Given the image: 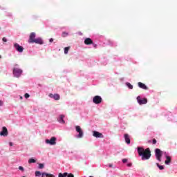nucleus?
I'll return each mask as SVG.
<instances>
[{
	"mask_svg": "<svg viewBox=\"0 0 177 177\" xmlns=\"http://www.w3.org/2000/svg\"><path fill=\"white\" fill-rule=\"evenodd\" d=\"M137 150L138 156L141 157L142 160H149L150 157H151V151H150V148L145 149L143 147H138Z\"/></svg>",
	"mask_w": 177,
	"mask_h": 177,
	"instance_id": "f257e3e1",
	"label": "nucleus"
},
{
	"mask_svg": "<svg viewBox=\"0 0 177 177\" xmlns=\"http://www.w3.org/2000/svg\"><path fill=\"white\" fill-rule=\"evenodd\" d=\"M12 72L14 77H16V78H19L21 76V74H23V70L18 68H14Z\"/></svg>",
	"mask_w": 177,
	"mask_h": 177,
	"instance_id": "f03ea898",
	"label": "nucleus"
},
{
	"mask_svg": "<svg viewBox=\"0 0 177 177\" xmlns=\"http://www.w3.org/2000/svg\"><path fill=\"white\" fill-rule=\"evenodd\" d=\"M155 156L156 158V160L161 162V157H162V151L161 149L157 148L155 149Z\"/></svg>",
	"mask_w": 177,
	"mask_h": 177,
	"instance_id": "7ed1b4c3",
	"label": "nucleus"
},
{
	"mask_svg": "<svg viewBox=\"0 0 177 177\" xmlns=\"http://www.w3.org/2000/svg\"><path fill=\"white\" fill-rule=\"evenodd\" d=\"M102 97L99 95H95L93 98V103H95V104H100V103H102Z\"/></svg>",
	"mask_w": 177,
	"mask_h": 177,
	"instance_id": "20e7f679",
	"label": "nucleus"
},
{
	"mask_svg": "<svg viewBox=\"0 0 177 177\" xmlns=\"http://www.w3.org/2000/svg\"><path fill=\"white\" fill-rule=\"evenodd\" d=\"M56 137H52L50 140H46V143L47 145H50L51 146H54L56 145Z\"/></svg>",
	"mask_w": 177,
	"mask_h": 177,
	"instance_id": "39448f33",
	"label": "nucleus"
},
{
	"mask_svg": "<svg viewBox=\"0 0 177 177\" xmlns=\"http://www.w3.org/2000/svg\"><path fill=\"white\" fill-rule=\"evenodd\" d=\"M76 131L78 132L77 138H82L84 136V131H82V129H81V127L76 126L75 127Z\"/></svg>",
	"mask_w": 177,
	"mask_h": 177,
	"instance_id": "423d86ee",
	"label": "nucleus"
},
{
	"mask_svg": "<svg viewBox=\"0 0 177 177\" xmlns=\"http://www.w3.org/2000/svg\"><path fill=\"white\" fill-rule=\"evenodd\" d=\"M76 131L78 132L77 138H82L84 136V131H82V129H81V127L76 126L75 127Z\"/></svg>",
	"mask_w": 177,
	"mask_h": 177,
	"instance_id": "0eeeda50",
	"label": "nucleus"
},
{
	"mask_svg": "<svg viewBox=\"0 0 177 177\" xmlns=\"http://www.w3.org/2000/svg\"><path fill=\"white\" fill-rule=\"evenodd\" d=\"M14 48H15L16 50H17V52H19L20 53H21V52H23V50H24V48H23V46L19 45V44H17V43L14 44Z\"/></svg>",
	"mask_w": 177,
	"mask_h": 177,
	"instance_id": "6e6552de",
	"label": "nucleus"
},
{
	"mask_svg": "<svg viewBox=\"0 0 177 177\" xmlns=\"http://www.w3.org/2000/svg\"><path fill=\"white\" fill-rule=\"evenodd\" d=\"M93 136H94V138H104V136H103V133H100L99 131H93Z\"/></svg>",
	"mask_w": 177,
	"mask_h": 177,
	"instance_id": "1a4fd4ad",
	"label": "nucleus"
},
{
	"mask_svg": "<svg viewBox=\"0 0 177 177\" xmlns=\"http://www.w3.org/2000/svg\"><path fill=\"white\" fill-rule=\"evenodd\" d=\"M137 101L138 103H139L140 105L142 104H146L147 103V98L141 99L140 96L137 97Z\"/></svg>",
	"mask_w": 177,
	"mask_h": 177,
	"instance_id": "9d476101",
	"label": "nucleus"
},
{
	"mask_svg": "<svg viewBox=\"0 0 177 177\" xmlns=\"http://www.w3.org/2000/svg\"><path fill=\"white\" fill-rule=\"evenodd\" d=\"M35 39V32H31L28 39L29 44H34Z\"/></svg>",
	"mask_w": 177,
	"mask_h": 177,
	"instance_id": "9b49d317",
	"label": "nucleus"
},
{
	"mask_svg": "<svg viewBox=\"0 0 177 177\" xmlns=\"http://www.w3.org/2000/svg\"><path fill=\"white\" fill-rule=\"evenodd\" d=\"M49 97L53 99L54 100H60V95L59 94H52L48 95Z\"/></svg>",
	"mask_w": 177,
	"mask_h": 177,
	"instance_id": "f8f14e48",
	"label": "nucleus"
},
{
	"mask_svg": "<svg viewBox=\"0 0 177 177\" xmlns=\"http://www.w3.org/2000/svg\"><path fill=\"white\" fill-rule=\"evenodd\" d=\"M8 129L5 127L2 128V131L0 133L1 136H8Z\"/></svg>",
	"mask_w": 177,
	"mask_h": 177,
	"instance_id": "ddd939ff",
	"label": "nucleus"
},
{
	"mask_svg": "<svg viewBox=\"0 0 177 177\" xmlns=\"http://www.w3.org/2000/svg\"><path fill=\"white\" fill-rule=\"evenodd\" d=\"M84 44L85 45H92V44H93V41L92 39L87 37L84 39Z\"/></svg>",
	"mask_w": 177,
	"mask_h": 177,
	"instance_id": "4468645a",
	"label": "nucleus"
},
{
	"mask_svg": "<svg viewBox=\"0 0 177 177\" xmlns=\"http://www.w3.org/2000/svg\"><path fill=\"white\" fill-rule=\"evenodd\" d=\"M166 160L165 161V164L166 165H169V164H171V161H172V158H171V156H166Z\"/></svg>",
	"mask_w": 177,
	"mask_h": 177,
	"instance_id": "2eb2a0df",
	"label": "nucleus"
},
{
	"mask_svg": "<svg viewBox=\"0 0 177 177\" xmlns=\"http://www.w3.org/2000/svg\"><path fill=\"white\" fill-rule=\"evenodd\" d=\"M34 44H39V45H43L44 41H42V39H41V37H38L37 39H35Z\"/></svg>",
	"mask_w": 177,
	"mask_h": 177,
	"instance_id": "dca6fc26",
	"label": "nucleus"
},
{
	"mask_svg": "<svg viewBox=\"0 0 177 177\" xmlns=\"http://www.w3.org/2000/svg\"><path fill=\"white\" fill-rule=\"evenodd\" d=\"M138 84L139 88H141V89H145V91H147V89H149V88L146 86V84H145L140 82H138Z\"/></svg>",
	"mask_w": 177,
	"mask_h": 177,
	"instance_id": "f3484780",
	"label": "nucleus"
},
{
	"mask_svg": "<svg viewBox=\"0 0 177 177\" xmlns=\"http://www.w3.org/2000/svg\"><path fill=\"white\" fill-rule=\"evenodd\" d=\"M58 120V122L60 123V124H65V121H64V115H59V118L57 119Z\"/></svg>",
	"mask_w": 177,
	"mask_h": 177,
	"instance_id": "a211bd4d",
	"label": "nucleus"
},
{
	"mask_svg": "<svg viewBox=\"0 0 177 177\" xmlns=\"http://www.w3.org/2000/svg\"><path fill=\"white\" fill-rule=\"evenodd\" d=\"M124 140L127 145L131 144V138H129V134H124Z\"/></svg>",
	"mask_w": 177,
	"mask_h": 177,
	"instance_id": "6ab92c4d",
	"label": "nucleus"
},
{
	"mask_svg": "<svg viewBox=\"0 0 177 177\" xmlns=\"http://www.w3.org/2000/svg\"><path fill=\"white\" fill-rule=\"evenodd\" d=\"M41 177H55V175L48 174V173H42L41 174Z\"/></svg>",
	"mask_w": 177,
	"mask_h": 177,
	"instance_id": "aec40b11",
	"label": "nucleus"
},
{
	"mask_svg": "<svg viewBox=\"0 0 177 177\" xmlns=\"http://www.w3.org/2000/svg\"><path fill=\"white\" fill-rule=\"evenodd\" d=\"M67 175H68V174L67 173H64V174L59 173L58 175V177H66Z\"/></svg>",
	"mask_w": 177,
	"mask_h": 177,
	"instance_id": "412c9836",
	"label": "nucleus"
},
{
	"mask_svg": "<svg viewBox=\"0 0 177 177\" xmlns=\"http://www.w3.org/2000/svg\"><path fill=\"white\" fill-rule=\"evenodd\" d=\"M126 85H127V86H128V88L129 89H133V86H132V84H131V83L127 82V83H126Z\"/></svg>",
	"mask_w": 177,
	"mask_h": 177,
	"instance_id": "4be33fe9",
	"label": "nucleus"
},
{
	"mask_svg": "<svg viewBox=\"0 0 177 177\" xmlns=\"http://www.w3.org/2000/svg\"><path fill=\"white\" fill-rule=\"evenodd\" d=\"M68 50H70V47H66L64 48V53H65V55H67V53H68Z\"/></svg>",
	"mask_w": 177,
	"mask_h": 177,
	"instance_id": "5701e85b",
	"label": "nucleus"
},
{
	"mask_svg": "<svg viewBox=\"0 0 177 177\" xmlns=\"http://www.w3.org/2000/svg\"><path fill=\"white\" fill-rule=\"evenodd\" d=\"M36 162L37 161L34 158H30L28 160L29 164H32V163H34V162Z\"/></svg>",
	"mask_w": 177,
	"mask_h": 177,
	"instance_id": "b1692460",
	"label": "nucleus"
},
{
	"mask_svg": "<svg viewBox=\"0 0 177 177\" xmlns=\"http://www.w3.org/2000/svg\"><path fill=\"white\" fill-rule=\"evenodd\" d=\"M156 165L159 168V169H160V170L164 169V166L160 165V164H158V163H157Z\"/></svg>",
	"mask_w": 177,
	"mask_h": 177,
	"instance_id": "393cba45",
	"label": "nucleus"
},
{
	"mask_svg": "<svg viewBox=\"0 0 177 177\" xmlns=\"http://www.w3.org/2000/svg\"><path fill=\"white\" fill-rule=\"evenodd\" d=\"M67 35H68V32H63L62 35V37H67Z\"/></svg>",
	"mask_w": 177,
	"mask_h": 177,
	"instance_id": "a878e982",
	"label": "nucleus"
},
{
	"mask_svg": "<svg viewBox=\"0 0 177 177\" xmlns=\"http://www.w3.org/2000/svg\"><path fill=\"white\" fill-rule=\"evenodd\" d=\"M35 176H41V171H35Z\"/></svg>",
	"mask_w": 177,
	"mask_h": 177,
	"instance_id": "bb28decb",
	"label": "nucleus"
},
{
	"mask_svg": "<svg viewBox=\"0 0 177 177\" xmlns=\"http://www.w3.org/2000/svg\"><path fill=\"white\" fill-rule=\"evenodd\" d=\"M44 164H42V163H39V169H42L43 168H44Z\"/></svg>",
	"mask_w": 177,
	"mask_h": 177,
	"instance_id": "cd10ccee",
	"label": "nucleus"
},
{
	"mask_svg": "<svg viewBox=\"0 0 177 177\" xmlns=\"http://www.w3.org/2000/svg\"><path fill=\"white\" fill-rule=\"evenodd\" d=\"M24 97H25L26 99H28V97H30V94L25 93Z\"/></svg>",
	"mask_w": 177,
	"mask_h": 177,
	"instance_id": "c85d7f7f",
	"label": "nucleus"
},
{
	"mask_svg": "<svg viewBox=\"0 0 177 177\" xmlns=\"http://www.w3.org/2000/svg\"><path fill=\"white\" fill-rule=\"evenodd\" d=\"M152 143L153 145H156V143H157V140H156V138H153L152 140Z\"/></svg>",
	"mask_w": 177,
	"mask_h": 177,
	"instance_id": "c756f323",
	"label": "nucleus"
},
{
	"mask_svg": "<svg viewBox=\"0 0 177 177\" xmlns=\"http://www.w3.org/2000/svg\"><path fill=\"white\" fill-rule=\"evenodd\" d=\"M19 171H24V168L21 166L19 167Z\"/></svg>",
	"mask_w": 177,
	"mask_h": 177,
	"instance_id": "7c9ffc66",
	"label": "nucleus"
},
{
	"mask_svg": "<svg viewBox=\"0 0 177 177\" xmlns=\"http://www.w3.org/2000/svg\"><path fill=\"white\" fill-rule=\"evenodd\" d=\"M2 41L3 42H8V39H6V37H3Z\"/></svg>",
	"mask_w": 177,
	"mask_h": 177,
	"instance_id": "2f4dec72",
	"label": "nucleus"
},
{
	"mask_svg": "<svg viewBox=\"0 0 177 177\" xmlns=\"http://www.w3.org/2000/svg\"><path fill=\"white\" fill-rule=\"evenodd\" d=\"M68 177H74V174H68Z\"/></svg>",
	"mask_w": 177,
	"mask_h": 177,
	"instance_id": "473e14b6",
	"label": "nucleus"
},
{
	"mask_svg": "<svg viewBox=\"0 0 177 177\" xmlns=\"http://www.w3.org/2000/svg\"><path fill=\"white\" fill-rule=\"evenodd\" d=\"M128 161V159H123L122 160V162L125 163Z\"/></svg>",
	"mask_w": 177,
	"mask_h": 177,
	"instance_id": "72a5a7b5",
	"label": "nucleus"
},
{
	"mask_svg": "<svg viewBox=\"0 0 177 177\" xmlns=\"http://www.w3.org/2000/svg\"><path fill=\"white\" fill-rule=\"evenodd\" d=\"M0 106H3V102L2 100H0Z\"/></svg>",
	"mask_w": 177,
	"mask_h": 177,
	"instance_id": "f704fd0d",
	"label": "nucleus"
},
{
	"mask_svg": "<svg viewBox=\"0 0 177 177\" xmlns=\"http://www.w3.org/2000/svg\"><path fill=\"white\" fill-rule=\"evenodd\" d=\"M127 167H132V163H129L127 165Z\"/></svg>",
	"mask_w": 177,
	"mask_h": 177,
	"instance_id": "c9c22d12",
	"label": "nucleus"
},
{
	"mask_svg": "<svg viewBox=\"0 0 177 177\" xmlns=\"http://www.w3.org/2000/svg\"><path fill=\"white\" fill-rule=\"evenodd\" d=\"M50 42H53V38L50 39Z\"/></svg>",
	"mask_w": 177,
	"mask_h": 177,
	"instance_id": "e433bc0d",
	"label": "nucleus"
},
{
	"mask_svg": "<svg viewBox=\"0 0 177 177\" xmlns=\"http://www.w3.org/2000/svg\"><path fill=\"white\" fill-rule=\"evenodd\" d=\"M109 167L110 168H111V167H113V165L110 164V165H109Z\"/></svg>",
	"mask_w": 177,
	"mask_h": 177,
	"instance_id": "4c0bfd02",
	"label": "nucleus"
},
{
	"mask_svg": "<svg viewBox=\"0 0 177 177\" xmlns=\"http://www.w3.org/2000/svg\"><path fill=\"white\" fill-rule=\"evenodd\" d=\"M10 146H13V143L12 142H10Z\"/></svg>",
	"mask_w": 177,
	"mask_h": 177,
	"instance_id": "58836bf2",
	"label": "nucleus"
},
{
	"mask_svg": "<svg viewBox=\"0 0 177 177\" xmlns=\"http://www.w3.org/2000/svg\"><path fill=\"white\" fill-rule=\"evenodd\" d=\"M148 143H151V140H149V141H148Z\"/></svg>",
	"mask_w": 177,
	"mask_h": 177,
	"instance_id": "ea45409f",
	"label": "nucleus"
},
{
	"mask_svg": "<svg viewBox=\"0 0 177 177\" xmlns=\"http://www.w3.org/2000/svg\"><path fill=\"white\" fill-rule=\"evenodd\" d=\"M0 59H2V55H0Z\"/></svg>",
	"mask_w": 177,
	"mask_h": 177,
	"instance_id": "a19ab883",
	"label": "nucleus"
},
{
	"mask_svg": "<svg viewBox=\"0 0 177 177\" xmlns=\"http://www.w3.org/2000/svg\"><path fill=\"white\" fill-rule=\"evenodd\" d=\"M21 99H23V97H21Z\"/></svg>",
	"mask_w": 177,
	"mask_h": 177,
	"instance_id": "79ce46f5",
	"label": "nucleus"
}]
</instances>
